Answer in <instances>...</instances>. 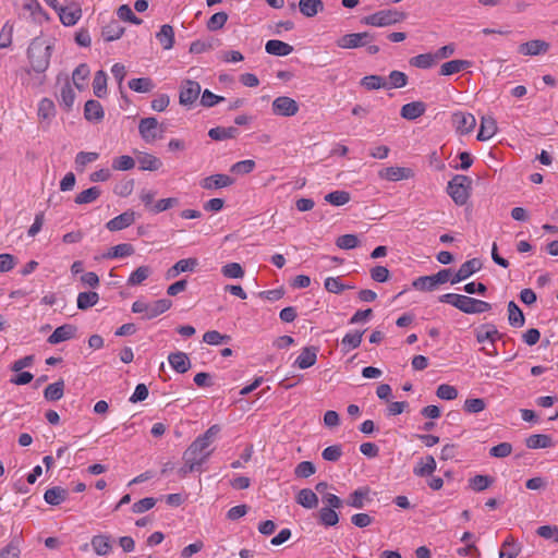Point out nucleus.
I'll use <instances>...</instances> for the list:
<instances>
[{"instance_id": "12", "label": "nucleus", "mask_w": 558, "mask_h": 558, "mask_svg": "<svg viewBox=\"0 0 558 558\" xmlns=\"http://www.w3.org/2000/svg\"><path fill=\"white\" fill-rule=\"evenodd\" d=\"M482 268V262L478 258H472L466 262H464L458 271L454 274V276L451 278V283H458L461 282L469 277H471L473 274L478 271Z\"/></svg>"}, {"instance_id": "62", "label": "nucleus", "mask_w": 558, "mask_h": 558, "mask_svg": "<svg viewBox=\"0 0 558 558\" xmlns=\"http://www.w3.org/2000/svg\"><path fill=\"white\" fill-rule=\"evenodd\" d=\"M61 104L65 107L66 110H70L75 100V93L71 87L70 83H65L60 92Z\"/></svg>"}, {"instance_id": "18", "label": "nucleus", "mask_w": 558, "mask_h": 558, "mask_svg": "<svg viewBox=\"0 0 558 558\" xmlns=\"http://www.w3.org/2000/svg\"><path fill=\"white\" fill-rule=\"evenodd\" d=\"M197 265L198 260L196 258L180 259L167 270L166 279L170 280L179 276L181 272L193 271Z\"/></svg>"}, {"instance_id": "36", "label": "nucleus", "mask_w": 558, "mask_h": 558, "mask_svg": "<svg viewBox=\"0 0 558 558\" xmlns=\"http://www.w3.org/2000/svg\"><path fill=\"white\" fill-rule=\"evenodd\" d=\"M82 16V10L80 8L70 9V8H60L59 17L63 25L72 26L76 24V22Z\"/></svg>"}, {"instance_id": "4", "label": "nucleus", "mask_w": 558, "mask_h": 558, "mask_svg": "<svg viewBox=\"0 0 558 558\" xmlns=\"http://www.w3.org/2000/svg\"><path fill=\"white\" fill-rule=\"evenodd\" d=\"M172 306V301L169 299H160L153 303H146L137 300L132 304V312L137 314H144L143 319H153Z\"/></svg>"}, {"instance_id": "30", "label": "nucleus", "mask_w": 558, "mask_h": 558, "mask_svg": "<svg viewBox=\"0 0 558 558\" xmlns=\"http://www.w3.org/2000/svg\"><path fill=\"white\" fill-rule=\"evenodd\" d=\"M436 470V461L433 456H426L421 459L420 462L414 466L413 473L416 476L424 477L432 475Z\"/></svg>"}, {"instance_id": "49", "label": "nucleus", "mask_w": 558, "mask_h": 558, "mask_svg": "<svg viewBox=\"0 0 558 558\" xmlns=\"http://www.w3.org/2000/svg\"><path fill=\"white\" fill-rule=\"evenodd\" d=\"M521 547L509 536L502 544L499 558H515L520 554Z\"/></svg>"}, {"instance_id": "39", "label": "nucleus", "mask_w": 558, "mask_h": 558, "mask_svg": "<svg viewBox=\"0 0 558 558\" xmlns=\"http://www.w3.org/2000/svg\"><path fill=\"white\" fill-rule=\"evenodd\" d=\"M508 320L512 327H522L525 323V317L514 301L508 303Z\"/></svg>"}, {"instance_id": "14", "label": "nucleus", "mask_w": 558, "mask_h": 558, "mask_svg": "<svg viewBox=\"0 0 558 558\" xmlns=\"http://www.w3.org/2000/svg\"><path fill=\"white\" fill-rule=\"evenodd\" d=\"M234 183V179L230 175L218 173L206 177L201 181V186L204 190H217L228 187Z\"/></svg>"}, {"instance_id": "1", "label": "nucleus", "mask_w": 558, "mask_h": 558, "mask_svg": "<svg viewBox=\"0 0 558 558\" xmlns=\"http://www.w3.org/2000/svg\"><path fill=\"white\" fill-rule=\"evenodd\" d=\"M220 429L219 425H211L187 447L183 454L187 456L190 460L202 466L213 453L210 446L220 433Z\"/></svg>"}, {"instance_id": "34", "label": "nucleus", "mask_w": 558, "mask_h": 558, "mask_svg": "<svg viewBox=\"0 0 558 558\" xmlns=\"http://www.w3.org/2000/svg\"><path fill=\"white\" fill-rule=\"evenodd\" d=\"M525 445L530 449L549 448L553 446V439L549 435L534 434L526 438Z\"/></svg>"}, {"instance_id": "9", "label": "nucleus", "mask_w": 558, "mask_h": 558, "mask_svg": "<svg viewBox=\"0 0 558 558\" xmlns=\"http://www.w3.org/2000/svg\"><path fill=\"white\" fill-rule=\"evenodd\" d=\"M452 124L459 134L464 135L474 130L476 120L472 113L459 111L452 114Z\"/></svg>"}, {"instance_id": "26", "label": "nucleus", "mask_w": 558, "mask_h": 558, "mask_svg": "<svg viewBox=\"0 0 558 558\" xmlns=\"http://www.w3.org/2000/svg\"><path fill=\"white\" fill-rule=\"evenodd\" d=\"M267 53L278 57H286L293 51V47L278 39H270L265 45Z\"/></svg>"}, {"instance_id": "32", "label": "nucleus", "mask_w": 558, "mask_h": 558, "mask_svg": "<svg viewBox=\"0 0 558 558\" xmlns=\"http://www.w3.org/2000/svg\"><path fill=\"white\" fill-rule=\"evenodd\" d=\"M296 502L306 509H313L318 505V497L312 489L303 488L296 496Z\"/></svg>"}, {"instance_id": "50", "label": "nucleus", "mask_w": 558, "mask_h": 558, "mask_svg": "<svg viewBox=\"0 0 558 558\" xmlns=\"http://www.w3.org/2000/svg\"><path fill=\"white\" fill-rule=\"evenodd\" d=\"M499 337L500 335L494 325L483 326V328L476 333V340L480 343H483L486 340H489L492 343H494Z\"/></svg>"}, {"instance_id": "11", "label": "nucleus", "mask_w": 558, "mask_h": 558, "mask_svg": "<svg viewBox=\"0 0 558 558\" xmlns=\"http://www.w3.org/2000/svg\"><path fill=\"white\" fill-rule=\"evenodd\" d=\"M460 310L465 314H480L492 310L490 303L468 295L462 296Z\"/></svg>"}, {"instance_id": "44", "label": "nucleus", "mask_w": 558, "mask_h": 558, "mask_svg": "<svg viewBox=\"0 0 558 558\" xmlns=\"http://www.w3.org/2000/svg\"><path fill=\"white\" fill-rule=\"evenodd\" d=\"M101 194V190L98 186H92L75 196L74 202L78 205L89 204L95 202Z\"/></svg>"}, {"instance_id": "64", "label": "nucleus", "mask_w": 558, "mask_h": 558, "mask_svg": "<svg viewBox=\"0 0 558 558\" xmlns=\"http://www.w3.org/2000/svg\"><path fill=\"white\" fill-rule=\"evenodd\" d=\"M20 542L14 538L0 550V558H20Z\"/></svg>"}, {"instance_id": "7", "label": "nucleus", "mask_w": 558, "mask_h": 558, "mask_svg": "<svg viewBox=\"0 0 558 558\" xmlns=\"http://www.w3.org/2000/svg\"><path fill=\"white\" fill-rule=\"evenodd\" d=\"M201 95L199 83L192 80H184L180 85L179 102L182 106H192Z\"/></svg>"}, {"instance_id": "20", "label": "nucleus", "mask_w": 558, "mask_h": 558, "mask_svg": "<svg viewBox=\"0 0 558 558\" xmlns=\"http://www.w3.org/2000/svg\"><path fill=\"white\" fill-rule=\"evenodd\" d=\"M317 347H305L301 354L296 357L294 365L301 369H306L313 366L317 361Z\"/></svg>"}, {"instance_id": "46", "label": "nucleus", "mask_w": 558, "mask_h": 558, "mask_svg": "<svg viewBox=\"0 0 558 558\" xmlns=\"http://www.w3.org/2000/svg\"><path fill=\"white\" fill-rule=\"evenodd\" d=\"M99 300V295L97 292L88 291L81 292L77 295V308L85 311L92 306H94Z\"/></svg>"}, {"instance_id": "17", "label": "nucleus", "mask_w": 558, "mask_h": 558, "mask_svg": "<svg viewBox=\"0 0 558 558\" xmlns=\"http://www.w3.org/2000/svg\"><path fill=\"white\" fill-rule=\"evenodd\" d=\"M413 175V171L410 168L404 167H388L379 171V177L388 181H401L409 179Z\"/></svg>"}, {"instance_id": "47", "label": "nucleus", "mask_w": 558, "mask_h": 558, "mask_svg": "<svg viewBox=\"0 0 558 558\" xmlns=\"http://www.w3.org/2000/svg\"><path fill=\"white\" fill-rule=\"evenodd\" d=\"M54 116V102L49 98H43L38 105V117L43 120H51Z\"/></svg>"}, {"instance_id": "43", "label": "nucleus", "mask_w": 558, "mask_h": 558, "mask_svg": "<svg viewBox=\"0 0 558 558\" xmlns=\"http://www.w3.org/2000/svg\"><path fill=\"white\" fill-rule=\"evenodd\" d=\"M129 87L136 93H149L154 89L155 84L149 77H140L129 81Z\"/></svg>"}, {"instance_id": "59", "label": "nucleus", "mask_w": 558, "mask_h": 558, "mask_svg": "<svg viewBox=\"0 0 558 558\" xmlns=\"http://www.w3.org/2000/svg\"><path fill=\"white\" fill-rule=\"evenodd\" d=\"M135 167V160L128 155L117 157L112 161V169L118 171H128Z\"/></svg>"}, {"instance_id": "40", "label": "nucleus", "mask_w": 558, "mask_h": 558, "mask_svg": "<svg viewBox=\"0 0 558 558\" xmlns=\"http://www.w3.org/2000/svg\"><path fill=\"white\" fill-rule=\"evenodd\" d=\"M64 381L61 379L48 385L44 390V397L48 401H58L63 397Z\"/></svg>"}, {"instance_id": "42", "label": "nucleus", "mask_w": 558, "mask_h": 558, "mask_svg": "<svg viewBox=\"0 0 558 558\" xmlns=\"http://www.w3.org/2000/svg\"><path fill=\"white\" fill-rule=\"evenodd\" d=\"M93 90L96 97L102 98L107 93V74L99 70L96 72L93 81Z\"/></svg>"}, {"instance_id": "16", "label": "nucleus", "mask_w": 558, "mask_h": 558, "mask_svg": "<svg viewBox=\"0 0 558 558\" xmlns=\"http://www.w3.org/2000/svg\"><path fill=\"white\" fill-rule=\"evenodd\" d=\"M135 221V213L133 210H126L121 215L112 218L106 225V228L110 231H120L130 227Z\"/></svg>"}, {"instance_id": "10", "label": "nucleus", "mask_w": 558, "mask_h": 558, "mask_svg": "<svg viewBox=\"0 0 558 558\" xmlns=\"http://www.w3.org/2000/svg\"><path fill=\"white\" fill-rule=\"evenodd\" d=\"M158 125V120L155 117L141 119L138 123V132L146 143H153L156 138L160 137L157 133Z\"/></svg>"}, {"instance_id": "29", "label": "nucleus", "mask_w": 558, "mask_h": 558, "mask_svg": "<svg viewBox=\"0 0 558 558\" xmlns=\"http://www.w3.org/2000/svg\"><path fill=\"white\" fill-rule=\"evenodd\" d=\"M298 5L300 12L306 17H313L324 10L322 0H300Z\"/></svg>"}, {"instance_id": "15", "label": "nucleus", "mask_w": 558, "mask_h": 558, "mask_svg": "<svg viewBox=\"0 0 558 558\" xmlns=\"http://www.w3.org/2000/svg\"><path fill=\"white\" fill-rule=\"evenodd\" d=\"M548 49H549L548 43H546L544 40H539V39H534V40H530V41L521 44L518 48V51H519V53H521L523 56H538V54L547 52Z\"/></svg>"}, {"instance_id": "41", "label": "nucleus", "mask_w": 558, "mask_h": 558, "mask_svg": "<svg viewBox=\"0 0 558 558\" xmlns=\"http://www.w3.org/2000/svg\"><path fill=\"white\" fill-rule=\"evenodd\" d=\"M409 63H410V65H412L414 68L430 69L432 66H434L437 63V61H436V58L434 57V53L429 52V53H422V54L412 57L409 60Z\"/></svg>"}, {"instance_id": "27", "label": "nucleus", "mask_w": 558, "mask_h": 558, "mask_svg": "<svg viewBox=\"0 0 558 558\" xmlns=\"http://www.w3.org/2000/svg\"><path fill=\"white\" fill-rule=\"evenodd\" d=\"M69 492L60 486H54L47 489L44 494V499L48 505L59 506L66 500Z\"/></svg>"}, {"instance_id": "45", "label": "nucleus", "mask_w": 558, "mask_h": 558, "mask_svg": "<svg viewBox=\"0 0 558 558\" xmlns=\"http://www.w3.org/2000/svg\"><path fill=\"white\" fill-rule=\"evenodd\" d=\"M134 253V247L129 243H121L112 246L104 256L106 258L126 257Z\"/></svg>"}, {"instance_id": "3", "label": "nucleus", "mask_w": 558, "mask_h": 558, "mask_svg": "<svg viewBox=\"0 0 558 558\" xmlns=\"http://www.w3.org/2000/svg\"><path fill=\"white\" fill-rule=\"evenodd\" d=\"M472 187V179L468 175L456 174L447 185V193L457 205H464Z\"/></svg>"}, {"instance_id": "52", "label": "nucleus", "mask_w": 558, "mask_h": 558, "mask_svg": "<svg viewBox=\"0 0 558 558\" xmlns=\"http://www.w3.org/2000/svg\"><path fill=\"white\" fill-rule=\"evenodd\" d=\"M203 341L210 345H219L222 343H229L231 341V337L229 335H222L217 330H209L204 333Z\"/></svg>"}, {"instance_id": "28", "label": "nucleus", "mask_w": 558, "mask_h": 558, "mask_svg": "<svg viewBox=\"0 0 558 558\" xmlns=\"http://www.w3.org/2000/svg\"><path fill=\"white\" fill-rule=\"evenodd\" d=\"M137 162L140 170L143 171H156L162 166L159 158L148 153H141L137 156Z\"/></svg>"}, {"instance_id": "35", "label": "nucleus", "mask_w": 558, "mask_h": 558, "mask_svg": "<svg viewBox=\"0 0 558 558\" xmlns=\"http://www.w3.org/2000/svg\"><path fill=\"white\" fill-rule=\"evenodd\" d=\"M239 134V130L235 126L222 128L217 126L209 130L208 135L214 141H223L228 138H234Z\"/></svg>"}, {"instance_id": "5", "label": "nucleus", "mask_w": 558, "mask_h": 558, "mask_svg": "<svg viewBox=\"0 0 558 558\" xmlns=\"http://www.w3.org/2000/svg\"><path fill=\"white\" fill-rule=\"evenodd\" d=\"M407 14L397 10H381L362 19L365 25L384 27L397 24L405 20Z\"/></svg>"}, {"instance_id": "56", "label": "nucleus", "mask_w": 558, "mask_h": 558, "mask_svg": "<svg viewBox=\"0 0 558 558\" xmlns=\"http://www.w3.org/2000/svg\"><path fill=\"white\" fill-rule=\"evenodd\" d=\"M493 477L488 475H475L469 481V485L475 492H483L493 484Z\"/></svg>"}, {"instance_id": "51", "label": "nucleus", "mask_w": 558, "mask_h": 558, "mask_svg": "<svg viewBox=\"0 0 558 558\" xmlns=\"http://www.w3.org/2000/svg\"><path fill=\"white\" fill-rule=\"evenodd\" d=\"M361 85L368 90L386 88L387 82L385 77L380 75H367L361 80Z\"/></svg>"}, {"instance_id": "13", "label": "nucleus", "mask_w": 558, "mask_h": 558, "mask_svg": "<svg viewBox=\"0 0 558 558\" xmlns=\"http://www.w3.org/2000/svg\"><path fill=\"white\" fill-rule=\"evenodd\" d=\"M76 331V326L72 324H64L54 329V331L48 337L47 342L49 344H58L63 341H68L75 337Z\"/></svg>"}, {"instance_id": "61", "label": "nucleus", "mask_w": 558, "mask_h": 558, "mask_svg": "<svg viewBox=\"0 0 558 558\" xmlns=\"http://www.w3.org/2000/svg\"><path fill=\"white\" fill-rule=\"evenodd\" d=\"M486 408V402L482 398L466 399L463 404V410L468 413H480Z\"/></svg>"}, {"instance_id": "19", "label": "nucleus", "mask_w": 558, "mask_h": 558, "mask_svg": "<svg viewBox=\"0 0 558 558\" xmlns=\"http://www.w3.org/2000/svg\"><path fill=\"white\" fill-rule=\"evenodd\" d=\"M105 112L98 100L89 99L84 106V118L89 122L98 123L104 119Z\"/></svg>"}, {"instance_id": "48", "label": "nucleus", "mask_w": 558, "mask_h": 558, "mask_svg": "<svg viewBox=\"0 0 558 558\" xmlns=\"http://www.w3.org/2000/svg\"><path fill=\"white\" fill-rule=\"evenodd\" d=\"M318 520L325 526H335L339 522V515L335 509L323 507L318 511Z\"/></svg>"}, {"instance_id": "24", "label": "nucleus", "mask_w": 558, "mask_h": 558, "mask_svg": "<svg viewBox=\"0 0 558 558\" xmlns=\"http://www.w3.org/2000/svg\"><path fill=\"white\" fill-rule=\"evenodd\" d=\"M125 28L117 20H111L101 29V37L105 41H113L124 34Z\"/></svg>"}, {"instance_id": "54", "label": "nucleus", "mask_w": 558, "mask_h": 558, "mask_svg": "<svg viewBox=\"0 0 558 558\" xmlns=\"http://www.w3.org/2000/svg\"><path fill=\"white\" fill-rule=\"evenodd\" d=\"M350 199V193L347 191H333L325 195V201L333 206L345 205Z\"/></svg>"}, {"instance_id": "63", "label": "nucleus", "mask_w": 558, "mask_h": 558, "mask_svg": "<svg viewBox=\"0 0 558 558\" xmlns=\"http://www.w3.org/2000/svg\"><path fill=\"white\" fill-rule=\"evenodd\" d=\"M228 21V14L223 11L217 12L210 16L207 22V28L211 32L218 31L223 27Z\"/></svg>"}, {"instance_id": "57", "label": "nucleus", "mask_w": 558, "mask_h": 558, "mask_svg": "<svg viewBox=\"0 0 558 558\" xmlns=\"http://www.w3.org/2000/svg\"><path fill=\"white\" fill-rule=\"evenodd\" d=\"M89 73H90L89 68L85 63L80 64L73 71L72 80H73L74 85L78 89H83V87H84L83 82L89 76Z\"/></svg>"}, {"instance_id": "53", "label": "nucleus", "mask_w": 558, "mask_h": 558, "mask_svg": "<svg viewBox=\"0 0 558 558\" xmlns=\"http://www.w3.org/2000/svg\"><path fill=\"white\" fill-rule=\"evenodd\" d=\"M151 274V269L148 266H140L136 268L129 277L128 284L129 286H137L141 284L144 280H146Z\"/></svg>"}, {"instance_id": "23", "label": "nucleus", "mask_w": 558, "mask_h": 558, "mask_svg": "<svg viewBox=\"0 0 558 558\" xmlns=\"http://www.w3.org/2000/svg\"><path fill=\"white\" fill-rule=\"evenodd\" d=\"M168 361L171 367L180 374L186 373L191 367V361L184 352L170 353Z\"/></svg>"}, {"instance_id": "22", "label": "nucleus", "mask_w": 558, "mask_h": 558, "mask_svg": "<svg viewBox=\"0 0 558 558\" xmlns=\"http://www.w3.org/2000/svg\"><path fill=\"white\" fill-rule=\"evenodd\" d=\"M426 111V105L423 101H412L402 106L400 114L405 120H415Z\"/></svg>"}, {"instance_id": "37", "label": "nucleus", "mask_w": 558, "mask_h": 558, "mask_svg": "<svg viewBox=\"0 0 558 558\" xmlns=\"http://www.w3.org/2000/svg\"><path fill=\"white\" fill-rule=\"evenodd\" d=\"M368 493L369 489L367 487L355 489L350 494L345 502L352 508L363 509L365 507V499L367 498Z\"/></svg>"}, {"instance_id": "8", "label": "nucleus", "mask_w": 558, "mask_h": 558, "mask_svg": "<svg viewBox=\"0 0 558 558\" xmlns=\"http://www.w3.org/2000/svg\"><path fill=\"white\" fill-rule=\"evenodd\" d=\"M271 109L272 112L277 116L293 117L299 111V105L294 99L288 96H279L274 99Z\"/></svg>"}, {"instance_id": "21", "label": "nucleus", "mask_w": 558, "mask_h": 558, "mask_svg": "<svg viewBox=\"0 0 558 558\" xmlns=\"http://www.w3.org/2000/svg\"><path fill=\"white\" fill-rule=\"evenodd\" d=\"M497 132V122L490 116H484L481 119V125L477 133V140L481 142L492 138Z\"/></svg>"}, {"instance_id": "58", "label": "nucleus", "mask_w": 558, "mask_h": 558, "mask_svg": "<svg viewBox=\"0 0 558 558\" xmlns=\"http://www.w3.org/2000/svg\"><path fill=\"white\" fill-rule=\"evenodd\" d=\"M388 78L389 83L386 88H401L408 84V76L401 71H391Z\"/></svg>"}, {"instance_id": "2", "label": "nucleus", "mask_w": 558, "mask_h": 558, "mask_svg": "<svg viewBox=\"0 0 558 558\" xmlns=\"http://www.w3.org/2000/svg\"><path fill=\"white\" fill-rule=\"evenodd\" d=\"M52 50V44L40 37L34 38L27 49L31 70L37 74H44L49 68Z\"/></svg>"}, {"instance_id": "38", "label": "nucleus", "mask_w": 558, "mask_h": 558, "mask_svg": "<svg viewBox=\"0 0 558 558\" xmlns=\"http://www.w3.org/2000/svg\"><path fill=\"white\" fill-rule=\"evenodd\" d=\"M364 331L355 330L348 332L341 340L342 350L347 353L350 350L356 349L361 345Z\"/></svg>"}, {"instance_id": "55", "label": "nucleus", "mask_w": 558, "mask_h": 558, "mask_svg": "<svg viewBox=\"0 0 558 558\" xmlns=\"http://www.w3.org/2000/svg\"><path fill=\"white\" fill-rule=\"evenodd\" d=\"M99 157L95 151H80L75 157V168L77 171H84L87 163L94 162Z\"/></svg>"}, {"instance_id": "33", "label": "nucleus", "mask_w": 558, "mask_h": 558, "mask_svg": "<svg viewBox=\"0 0 558 558\" xmlns=\"http://www.w3.org/2000/svg\"><path fill=\"white\" fill-rule=\"evenodd\" d=\"M156 37L166 50L171 49L174 45V31L169 24L162 25Z\"/></svg>"}, {"instance_id": "60", "label": "nucleus", "mask_w": 558, "mask_h": 558, "mask_svg": "<svg viewBox=\"0 0 558 558\" xmlns=\"http://www.w3.org/2000/svg\"><path fill=\"white\" fill-rule=\"evenodd\" d=\"M117 15L120 20L130 22L135 25H140L142 23V20L134 14L128 4L120 5L117 10Z\"/></svg>"}, {"instance_id": "6", "label": "nucleus", "mask_w": 558, "mask_h": 558, "mask_svg": "<svg viewBox=\"0 0 558 558\" xmlns=\"http://www.w3.org/2000/svg\"><path fill=\"white\" fill-rule=\"evenodd\" d=\"M375 40V34L371 32L345 34L337 39L336 44L342 49H355L365 47Z\"/></svg>"}, {"instance_id": "25", "label": "nucleus", "mask_w": 558, "mask_h": 558, "mask_svg": "<svg viewBox=\"0 0 558 558\" xmlns=\"http://www.w3.org/2000/svg\"><path fill=\"white\" fill-rule=\"evenodd\" d=\"M90 545L99 556H106L112 549L111 537L107 534H98L92 537Z\"/></svg>"}, {"instance_id": "31", "label": "nucleus", "mask_w": 558, "mask_h": 558, "mask_svg": "<svg viewBox=\"0 0 558 558\" xmlns=\"http://www.w3.org/2000/svg\"><path fill=\"white\" fill-rule=\"evenodd\" d=\"M470 64L471 62L468 60H450L440 66L439 74L444 76L452 75L468 69Z\"/></svg>"}]
</instances>
